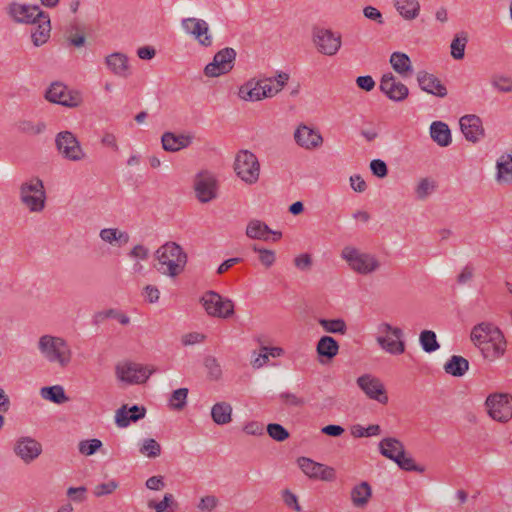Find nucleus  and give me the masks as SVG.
Masks as SVG:
<instances>
[{"mask_svg":"<svg viewBox=\"0 0 512 512\" xmlns=\"http://www.w3.org/2000/svg\"><path fill=\"white\" fill-rule=\"evenodd\" d=\"M470 340L482 357L489 362H494L505 355L507 341L502 331L492 323L482 322L475 325L471 330Z\"/></svg>","mask_w":512,"mask_h":512,"instance_id":"f257e3e1","label":"nucleus"},{"mask_svg":"<svg viewBox=\"0 0 512 512\" xmlns=\"http://www.w3.org/2000/svg\"><path fill=\"white\" fill-rule=\"evenodd\" d=\"M157 263L154 267L163 275L175 277L179 275L186 263L187 254L176 242H167L155 252Z\"/></svg>","mask_w":512,"mask_h":512,"instance_id":"f03ea898","label":"nucleus"},{"mask_svg":"<svg viewBox=\"0 0 512 512\" xmlns=\"http://www.w3.org/2000/svg\"><path fill=\"white\" fill-rule=\"evenodd\" d=\"M37 347L49 363L57 364L61 368L67 367L72 360V350L62 337L42 335L38 340Z\"/></svg>","mask_w":512,"mask_h":512,"instance_id":"7ed1b4c3","label":"nucleus"},{"mask_svg":"<svg viewBox=\"0 0 512 512\" xmlns=\"http://www.w3.org/2000/svg\"><path fill=\"white\" fill-rule=\"evenodd\" d=\"M19 199L30 213H41L47 199L43 181L34 176L22 182L19 186Z\"/></svg>","mask_w":512,"mask_h":512,"instance_id":"20e7f679","label":"nucleus"},{"mask_svg":"<svg viewBox=\"0 0 512 512\" xmlns=\"http://www.w3.org/2000/svg\"><path fill=\"white\" fill-rule=\"evenodd\" d=\"M351 270L361 275H368L377 271L380 267L378 259L369 253H364L357 248L347 246L341 252Z\"/></svg>","mask_w":512,"mask_h":512,"instance_id":"39448f33","label":"nucleus"},{"mask_svg":"<svg viewBox=\"0 0 512 512\" xmlns=\"http://www.w3.org/2000/svg\"><path fill=\"white\" fill-rule=\"evenodd\" d=\"M376 341L382 350L392 355H400L405 351L403 331L383 322L378 325Z\"/></svg>","mask_w":512,"mask_h":512,"instance_id":"423d86ee","label":"nucleus"},{"mask_svg":"<svg viewBox=\"0 0 512 512\" xmlns=\"http://www.w3.org/2000/svg\"><path fill=\"white\" fill-rule=\"evenodd\" d=\"M487 414L494 421L507 423L512 419V395L508 393L490 394L485 401Z\"/></svg>","mask_w":512,"mask_h":512,"instance_id":"0eeeda50","label":"nucleus"},{"mask_svg":"<svg viewBox=\"0 0 512 512\" xmlns=\"http://www.w3.org/2000/svg\"><path fill=\"white\" fill-rule=\"evenodd\" d=\"M209 316L227 319L234 314V302L222 297L219 293L209 290L200 299Z\"/></svg>","mask_w":512,"mask_h":512,"instance_id":"6e6552de","label":"nucleus"},{"mask_svg":"<svg viewBox=\"0 0 512 512\" xmlns=\"http://www.w3.org/2000/svg\"><path fill=\"white\" fill-rule=\"evenodd\" d=\"M312 42L320 54L334 56L342 46V36L331 29L316 27L312 32Z\"/></svg>","mask_w":512,"mask_h":512,"instance_id":"1a4fd4ad","label":"nucleus"},{"mask_svg":"<svg viewBox=\"0 0 512 512\" xmlns=\"http://www.w3.org/2000/svg\"><path fill=\"white\" fill-rule=\"evenodd\" d=\"M234 170L243 181L252 184L259 178L260 165L257 157L252 152L241 150L236 155Z\"/></svg>","mask_w":512,"mask_h":512,"instance_id":"9d476101","label":"nucleus"},{"mask_svg":"<svg viewBox=\"0 0 512 512\" xmlns=\"http://www.w3.org/2000/svg\"><path fill=\"white\" fill-rule=\"evenodd\" d=\"M55 145L59 154L69 161H81L86 157L81 144L71 131H61L55 137Z\"/></svg>","mask_w":512,"mask_h":512,"instance_id":"9b49d317","label":"nucleus"},{"mask_svg":"<svg viewBox=\"0 0 512 512\" xmlns=\"http://www.w3.org/2000/svg\"><path fill=\"white\" fill-rule=\"evenodd\" d=\"M156 371L154 366L142 365L135 362H125L116 366L117 377L127 383H145Z\"/></svg>","mask_w":512,"mask_h":512,"instance_id":"f8f14e48","label":"nucleus"},{"mask_svg":"<svg viewBox=\"0 0 512 512\" xmlns=\"http://www.w3.org/2000/svg\"><path fill=\"white\" fill-rule=\"evenodd\" d=\"M237 53L231 47H225L219 50L213 57L212 62L204 68V74L207 77H219L229 73L235 65Z\"/></svg>","mask_w":512,"mask_h":512,"instance_id":"ddd939ff","label":"nucleus"},{"mask_svg":"<svg viewBox=\"0 0 512 512\" xmlns=\"http://www.w3.org/2000/svg\"><path fill=\"white\" fill-rule=\"evenodd\" d=\"M45 98L52 103L70 108L78 107L82 102L79 92L68 90L61 82L52 83L46 91Z\"/></svg>","mask_w":512,"mask_h":512,"instance_id":"4468645a","label":"nucleus"},{"mask_svg":"<svg viewBox=\"0 0 512 512\" xmlns=\"http://www.w3.org/2000/svg\"><path fill=\"white\" fill-rule=\"evenodd\" d=\"M357 386L371 400L380 404L388 403V395L383 382L372 374H364L357 378Z\"/></svg>","mask_w":512,"mask_h":512,"instance_id":"2eb2a0df","label":"nucleus"},{"mask_svg":"<svg viewBox=\"0 0 512 512\" xmlns=\"http://www.w3.org/2000/svg\"><path fill=\"white\" fill-rule=\"evenodd\" d=\"M194 190L201 203H209L217 197V180L208 171H201L195 176Z\"/></svg>","mask_w":512,"mask_h":512,"instance_id":"dca6fc26","label":"nucleus"},{"mask_svg":"<svg viewBox=\"0 0 512 512\" xmlns=\"http://www.w3.org/2000/svg\"><path fill=\"white\" fill-rule=\"evenodd\" d=\"M379 88L383 94L395 102L405 100L409 94L407 86L400 82L391 72L383 74Z\"/></svg>","mask_w":512,"mask_h":512,"instance_id":"f3484780","label":"nucleus"},{"mask_svg":"<svg viewBox=\"0 0 512 512\" xmlns=\"http://www.w3.org/2000/svg\"><path fill=\"white\" fill-rule=\"evenodd\" d=\"M14 453L26 464L33 462L42 453V445L36 439L23 436L15 441Z\"/></svg>","mask_w":512,"mask_h":512,"instance_id":"a211bd4d","label":"nucleus"},{"mask_svg":"<svg viewBox=\"0 0 512 512\" xmlns=\"http://www.w3.org/2000/svg\"><path fill=\"white\" fill-rule=\"evenodd\" d=\"M10 13L15 21L26 24H36L40 18H47V14L37 5H25L13 3Z\"/></svg>","mask_w":512,"mask_h":512,"instance_id":"6ab92c4d","label":"nucleus"},{"mask_svg":"<svg viewBox=\"0 0 512 512\" xmlns=\"http://www.w3.org/2000/svg\"><path fill=\"white\" fill-rule=\"evenodd\" d=\"M183 29L193 35L200 45L209 47L212 45V36L209 34V26L206 21L196 18H185L181 23Z\"/></svg>","mask_w":512,"mask_h":512,"instance_id":"aec40b11","label":"nucleus"},{"mask_svg":"<svg viewBox=\"0 0 512 512\" xmlns=\"http://www.w3.org/2000/svg\"><path fill=\"white\" fill-rule=\"evenodd\" d=\"M298 466L303 473L310 478L322 481H332L335 479V471L333 468L314 462L309 458L303 457L298 459Z\"/></svg>","mask_w":512,"mask_h":512,"instance_id":"412c9836","label":"nucleus"},{"mask_svg":"<svg viewBox=\"0 0 512 512\" xmlns=\"http://www.w3.org/2000/svg\"><path fill=\"white\" fill-rule=\"evenodd\" d=\"M294 139L300 147L306 150L317 149L323 144V137L319 131L306 125H301L296 129Z\"/></svg>","mask_w":512,"mask_h":512,"instance_id":"4be33fe9","label":"nucleus"},{"mask_svg":"<svg viewBox=\"0 0 512 512\" xmlns=\"http://www.w3.org/2000/svg\"><path fill=\"white\" fill-rule=\"evenodd\" d=\"M246 235L251 239L276 242L282 237L280 231L271 230L268 225L258 219H252L246 227Z\"/></svg>","mask_w":512,"mask_h":512,"instance_id":"5701e85b","label":"nucleus"},{"mask_svg":"<svg viewBox=\"0 0 512 512\" xmlns=\"http://www.w3.org/2000/svg\"><path fill=\"white\" fill-rule=\"evenodd\" d=\"M460 129L466 140L476 143L484 136V128L480 117L465 115L460 118Z\"/></svg>","mask_w":512,"mask_h":512,"instance_id":"b1692460","label":"nucleus"},{"mask_svg":"<svg viewBox=\"0 0 512 512\" xmlns=\"http://www.w3.org/2000/svg\"><path fill=\"white\" fill-rule=\"evenodd\" d=\"M146 414V408L144 406L133 405L128 407L124 404L115 412V423L120 428H126L131 422H137L143 419Z\"/></svg>","mask_w":512,"mask_h":512,"instance_id":"393cba45","label":"nucleus"},{"mask_svg":"<svg viewBox=\"0 0 512 512\" xmlns=\"http://www.w3.org/2000/svg\"><path fill=\"white\" fill-rule=\"evenodd\" d=\"M417 81L419 87L432 95L437 97H445L447 95L446 87L441 83V81L433 74L428 73L426 71H419L417 73Z\"/></svg>","mask_w":512,"mask_h":512,"instance_id":"a878e982","label":"nucleus"},{"mask_svg":"<svg viewBox=\"0 0 512 512\" xmlns=\"http://www.w3.org/2000/svg\"><path fill=\"white\" fill-rule=\"evenodd\" d=\"M193 137L190 135L179 134L173 132H165L161 137L162 147L168 152H177L188 147L192 143Z\"/></svg>","mask_w":512,"mask_h":512,"instance_id":"bb28decb","label":"nucleus"},{"mask_svg":"<svg viewBox=\"0 0 512 512\" xmlns=\"http://www.w3.org/2000/svg\"><path fill=\"white\" fill-rule=\"evenodd\" d=\"M495 180L500 185L512 183V154H503L497 159Z\"/></svg>","mask_w":512,"mask_h":512,"instance_id":"cd10ccee","label":"nucleus"},{"mask_svg":"<svg viewBox=\"0 0 512 512\" xmlns=\"http://www.w3.org/2000/svg\"><path fill=\"white\" fill-rule=\"evenodd\" d=\"M239 97L245 101H259L265 98V86L263 80H250L243 84L239 89Z\"/></svg>","mask_w":512,"mask_h":512,"instance_id":"c85d7f7f","label":"nucleus"},{"mask_svg":"<svg viewBox=\"0 0 512 512\" xmlns=\"http://www.w3.org/2000/svg\"><path fill=\"white\" fill-rule=\"evenodd\" d=\"M107 67L117 76L126 77L129 74L128 57L120 52H114L105 57Z\"/></svg>","mask_w":512,"mask_h":512,"instance_id":"c756f323","label":"nucleus"},{"mask_svg":"<svg viewBox=\"0 0 512 512\" xmlns=\"http://www.w3.org/2000/svg\"><path fill=\"white\" fill-rule=\"evenodd\" d=\"M316 351L320 357V362L325 363L333 359L339 351L338 342L331 336H323L319 339L316 347Z\"/></svg>","mask_w":512,"mask_h":512,"instance_id":"7c9ffc66","label":"nucleus"},{"mask_svg":"<svg viewBox=\"0 0 512 512\" xmlns=\"http://www.w3.org/2000/svg\"><path fill=\"white\" fill-rule=\"evenodd\" d=\"M394 7L399 15L407 21L416 19L421 10L419 0H394Z\"/></svg>","mask_w":512,"mask_h":512,"instance_id":"2f4dec72","label":"nucleus"},{"mask_svg":"<svg viewBox=\"0 0 512 512\" xmlns=\"http://www.w3.org/2000/svg\"><path fill=\"white\" fill-rule=\"evenodd\" d=\"M430 136L441 147H447L452 142L451 131L442 121H434L430 126Z\"/></svg>","mask_w":512,"mask_h":512,"instance_id":"473e14b6","label":"nucleus"},{"mask_svg":"<svg viewBox=\"0 0 512 512\" xmlns=\"http://www.w3.org/2000/svg\"><path fill=\"white\" fill-rule=\"evenodd\" d=\"M390 64L403 78L411 76L413 67L409 56L403 52H394L390 56Z\"/></svg>","mask_w":512,"mask_h":512,"instance_id":"72a5a7b5","label":"nucleus"},{"mask_svg":"<svg viewBox=\"0 0 512 512\" xmlns=\"http://www.w3.org/2000/svg\"><path fill=\"white\" fill-rule=\"evenodd\" d=\"M38 25L31 31L32 42L36 47H39L47 42L50 37L51 25L50 18H40L37 22Z\"/></svg>","mask_w":512,"mask_h":512,"instance_id":"f704fd0d","label":"nucleus"},{"mask_svg":"<svg viewBox=\"0 0 512 512\" xmlns=\"http://www.w3.org/2000/svg\"><path fill=\"white\" fill-rule=\"evenodd\" d=\"M380 452L386 458L393 461L397 459L404 451V445L396 438H384L379 444Z\"/></svg>","mask_w":512,"mask_h":512,"instance_id":"c9c22d12","label":"nucleus"},{"mask_svg":"<svg viewBox=\"0 0 512 512\" xmlns=\"http://www.w3.org/2000/svg\"><path fill=\"white\" fill-rule=\"evenodd\" d=\"M469 370V362L462 356L453 355L444 364V371L454 377H462Z\"/></svg>","mask_w":512,"mask_h":512,"instance_id":"e433bc0d","label":"nucleus"},{"mask_svg":"<svg viewBox=\"0 0 512 512\" xmlns=\"http://www.w3.org/2000/svg\"><path fill=\"white\" fill-rule=\"evenodd\" d=\"M100 238L118 247H121L129 242V234L125 231H120L117 228H104L100 231Z\"/></svg>","mask_w":512,"mask_h":512,"instance_id":"4c0bfd02","label":"nucleus"},{"mask_svg":"<svg viewBox=\"0 0 512 512\" xmlns=\"http://www.w3.org/2000/svg\"><path fill=\"white\" fill-rule=\"evenodd\" d=\"M371 494L370 485L367 482H361L352 489L351 501L355 507H364L368 503Z\"/></svg>","mask_w":512,"mask_h":512,"instance_id":"58836bf2","label":"nucleus"},{"mask_svg":"<svg viewBox=\"0 0 512 512\" xmlns=\"http://www.w3.org/2000/svg\"><path fill=\"white\" fill-rule=\"evenodd\" d=\"M232 406L227 402H218L211 409V417L218 425H224L231 422Z\"/></svg>","mask_w":512,"mask_h":512,"instance_id":"ea45409f","label":"nucleus"},{"mask_svg":"<svg viewBox=\"0 0 512 512\" xmlns=\"http://www.w3.org/2000/svg\"><path fill=\"white\" fill-rule=\"evenodd\" d=\"M40 395L43 399L53 402L55 404H63L69 401L65 390L60 385L46 386L41 388Z\"/></svg>","mask_w":512,"mask_h":512,"instance_id":"a19ab883","label":"nucleus"},{"mask_svg":"<svg viewBox=\"0 0 512 512\" xmlns=\"http://www.w3.org/2000/svg\"><path fill=\"white\" fill-rule=\"evenodd\" d=\"M436 181L425 177L421 178L415 186V195L419 200H425L428 198L436 189Z\"/></svg>","mask_w":512,"mask_h":512,"instance_id":"79ce46f5","label":"nucleus"},{"mask_svg":"<svg viewBox=\"0 0 512 512\" xmlns=\"http://www.w3.org/2000/svg\"><path fill=\"white\" fill-rule=\"evenodd\" d=\"M161 445L153 438H146L140 444L139 452L148 458H157L161 455Z\"/></svg>","mask_w":512,"mask_h":512,"instance_id":"37998d69","label":"nucleus"},{"mask_svg":"<svg viewBox=\"0 0 512 512\" xmlns=\"http://www.w3.org/2000/svg\"><path fill=\"white\" fill-rule=\"evenodd\" d=\"M419 341L422 349L427 353H432L440 347L435 332L431 330L422 331L420 333Z\"/></svg>","mask_w":512,"mask_h":512,"instance_id":"c03bdc74","label":"nucleus"},{"mask_svg":"<svg viewBox=\"0 0 512 512\" xmlns=\"http://www.w3.org/2000/svg\"><path fill=\"white\" fill-rule=\"evenodd\" d=\"M319 324L328 333L345 334L347 326L342 319H319Z\"/></svg>","mask_w":512,"mask_h":512,"instance_id":"a18cd8bd","label":"nucleus"},{"mask_svg":"<svg viewBox=\"0 0 512 512\" xmlns=\"http://www.w3.org/2000/svg\"><path fill=\"white\" fill-rule=\"evenodd\" d=\"M492 87L501 93H512V77L496 74L491 78Z\"/></svg>","mask_w":512,"mask_h":512,"instance_id":"49530a36","label":"nucleus"},{"mask_svg":"<svg viewBox=\"0 0 512 512\" xmlns=\"http://www.w3.org/2000/svg\"><path fill=\"white\" fill-rule=\"evenodd\" d=\"M467 44V36L462 33L457 35L451 42V55L456 60H461L465 55V48Z\"/></svg>","mask_w":512,"mask_h":512,"instance_id":"de8ad7c7","label":"nucleus"},{"mask_svg":"<svg viewBox=\"0 0 512 512\" xmlns=\"http://www.w3.org/2000/svg\"><path fill=\"white\" fill-rule=\"evenodd\" d=\"M46 124L44 122L33 123L32 121L24 120L18 123V130L28 135H38L45 131Z\"/></svg>","mask_w":512,"mask_h":512,"instance_id":"09e8293b","label":"nucleus"},{"mask_svg":"<svg viewBox=\"0 0 512 512\" xmlns=\"http://www.w3.org/2000/svg\"><path fill=\"white\" fill-rule=\"evenodd\" d=\"M380 432V426L376 424L369 425L368 427L357 424L351 429V434L356 438L377 436Z\"/></svg>","mask_w":512,"mask_h":512,"instance_id":"8fccbe9b","label":"nucleus"},{"mask_svg":"<svg viewBox=\"0 0 512 512\" xmlns=\"http://www.w3.org/2000/svg\"><path fill=\"white\" fill-rule=\"evenodd\" d=\"M401 469L406 471H416L422 473L424 468L418 466L411 456H408L405 451L394 461Z\"/></svg>","mask_w":512,"mask_h":512,"instance_id":"3c124183","label":"nucleus"},{"mask_svg":"<svg viewBox=\"0 0 512 512\" xmlns=\"http://www.w3.org/2000/svg\"><path fill=\"white\" fill-rule=\"evenodd\" d=\"M188 389L179 388L173 391L170 398V405L176 410H182L187 403Z\"/></svg>","mask_w":512,"mask_h":512,"instance_id":"603ef678","label":"nucleus"},{"mask_svg":"<svg viewBox=\"0 0 512 512\" xmlns=\"http://www.w3.org/2000/svg\"><path fill=\"white\" fill-rule=\"evenodd\" d=\"M267 433L273 440L278 442L288 439V430L278 423L268 424Z\"/></svg>","mask_w":512,"mask_h":512,"instance_id":"864d4df0","label":"nucleus"},{"mask_svg":"<svg viewBox=\"0 0 512 512\" xmlns=\"http://www.w3.org/2000/svg\"><path fill=\"white\" fill-rule=\"evenodd\" d=\"M102 447L99 439L83 440L79 443V452L85 456H91Z\"/></svg>","mask_w":512,"mask_h":512,"instance_id":"5fc2aeb1","label":"nucleus"},{"mask_svg":"<svg viewBox=\"0 0 512 512\" xmlns=\"http://www.w3.org/2000/svg\"><path fill=\"white\" fill-rule=\"evenodd\" d=\"M204 365L208 370V375L212 380H218L222 374L221 367L217 359L213 356H208L204 360Z\"/></svg>","mask_w":512,"mask_h":512,"instance_id":"6e6d98bb","label":"nucleus"},{"mask_svg":"<svg viewBox=\"0 0 512 512\" xmlns=\"http://www.w3.org/2000/svg\"><path fill=\"white\" fill-rule=\"evenodd\" d=\"M253 251L259 254V261L265 266L270 267L275 262V253L272 250L259 248L257 245L252 246Z\"/></svg>","mask_w":512,"mask_h":512,"instance_id":"4d7b16f0","label":"nucleus"},{"mask_svg":"<svg viewBox=\"0 0 512 512\" xmlns=\"http://www.w3.org/2000/svg\"><path fill=\"white\" fill-rule=\"evenodd\" d=\"M281 81H277V85L273 86L270 80H263V86H265V97H272L284 86V80H288V74L283 73L279 75Z\"/></svg>","mask_w":512,"mask_h":512,"instance_id":"13d9d810","label":"nucleus"},{"mask_svg":"<svg viewBox=\"0 0 512 512\" xmlns=\"http://www.w3.org/2000/svg\"><path fill=\"white\" fill-rule=\"evenodd\" d=\"M313 264L312 256L308 253H302L295 257L294 265L301 272H309Z\"/></svg>","mask_w":512,"mask_h":512,"instance_id":"bf43d9fd","label":"nucleus"},{"mask_svg":"<svg viewBox=\"0 0 512 512\" xmlns=\"http://www.w3.org/2000/svg\"><path fill=\"white\" fill-rule=\"evenodd\" d=\"M118 488V483L115 480H111L107 483H101L95 486L94 495L96 497H102L113 493Z\"/></svg>","mask_w":512,"mask_h":512,"instance_id":"052dcab7","label":"nucleus"},{"mask_svg":"<svg viewBox=\"0 0 512 512\" xmlns=\"http://www.w3.org/2000/svg\"><path fill=\"white\" fill-rule=\"evenodd\" d=\"M219 504V500L214 495H207L200 499L199 504L197 505V508L201 511H207L211 512L214 510L217 505Z\"/></svg>","mask_w":512,"mask_h":512,"instance_id":"680f3d73","label":"nucleus"},{"mask_svg":"<svg viewBox=\"0 0 512 512\" xmlns=\"http://www.w3.org/2000/svg\"><path fill=\"white\" fill-rule=\"evenodd\" d=\"M363 15L367 19H369L371 21H374V22H376L379 25H383L384 24V19H383L382 13L380 12L379 9H377L374 6H365L363 8Z\"/></svg>","mask_w":512,"mask_h":512,"instance_id":"e2e57ef3","label":"nucleus"},{"mask_svg":"<svg viewBox=\"0 0 512 512\" xmlns=\"http://www.w3.org/2000/svg\"><path fill=\"white\" fill-rule=\"evenodd\" d=\"M370 169L373 173V175L384 178L388 174V168L384 161L380 159H374L370 162Z\"/></svg>","mask_w":512,"mask_h":512,"instance_id":"0e129e2a","label":"nucleus"},{"mask_svg":"<svg viewBox=\"0 0 512 512\" xmlns=\"http://www.w3.org/2000/svg\"><path fill=\"white\" fill-rule=\"evenodd\" d=\"M173 502V496L172 494L166 493L163 497V500L156 503L154 501H150L148 503V507L155 509L156 512H165L166 509L171 505Z\"/></svg>","mask_w":512,"mask_h":512,"instance_id":"69168bd1","label":"nucleus"},{"mask_svg":"<svg viewBox=\"0 0 512 512\" xmlns=\"http://www.w3.org/2000/svg\"><path fill=\"white\" fill-rule=\"evenodd\" d=\"M268 359H269L268 347L261 346L259 354L254 359L251 360V365L255 369H259L267 363Z\"/></svg>","mask_w":512,"mask_h":512,"instance_id":"338daca9","label":"nucleus"},{"mask_svg":"<svg viewBox=\"0 0 512 512\" xmlns=\"http://www.w3.org/2000/svg\"><path fill=\"white\" fill-rule=\"evenodd\" d=\"M357 86L364 91H371L375 87V81L370 75L359 76L356 78Z\"/></svg>","mask_w":512,"mask_h":512,"instance_id":"774afa93","label":"nucleus"}]
</instances>
